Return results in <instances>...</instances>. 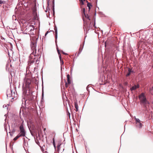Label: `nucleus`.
Returning a JSON list of instances; mask_svg holds the SVG:
<instances>
[{"label":"nucleus","instance_id":"1","mask_svg":"<svg viewBox=\"0 0 153 153\" xmlns=\"http://www.w3.org/2000/svg\"><path fill=\"white\" fill-rule=\"evenodd\" d=\"M38 38V36H34L31 38L30 46L32 53L29 56L27 68H29L32 67L35 68V65H38L39 62V59L42 54L41 50V49H39L37 52L36 49Z\"/></svg>","mask_w":153,"mask_h":153},{"label":"nucleus","instance_id":"2","mask_svg":"<svg viewBox=\"0 0 153 153\" xmlns=\"http://www.w3.org/2000/svg\"><path fill=\"white\" fill-rule=\"evenodd\" d=\"M139 98L140 100L141 104L143 105L145 108H146L147 104H149V102L147 100L146 97L144 93H142L139 96Z\"/></svg>","mask_w":153,"mask_h":153},{"label":"nucleus","instance_id":"3","mask_svg":"<svg viewBox=\"0 0 153 153\" xmlns=\"http://www.w3.org/2000/svg\"><path fill=\"white\" fill-rule=\"evenodd\" d=\"M83 20L84 22V29L85 30V28L86 30V34L88 32V31L90 30L91 22H90L89 21L85 20L83 17Z\"/></svg>","mask_w":153,"mask_h":153},{"label":"nucleus","instance_id":"4","mask_svg":"<svg viewBox=\"0 0 153 153\" xmlns=\"http://www.w3.org/2000/svg\"><path fill=\"white\" fill-rule=\"evenodd\" d=\"M20 132L19 134L21 137H25L26 131L22 125L19 126Z\"/></svg>","mask_w":153,"mask_h":153},{"label":"nucleus","instance_id":"5","mask_svg":"<svg viewBox=\"0 0 153 153\" xmlns=\"http://www.w3.org/2000/svg\"><path fill=\"white\" fill-rule=\"evenodd\" d=\"M31 83V80L30 79L28 78H25L24 81V84L25 85L26 87L28 88H30V85Z\"/></svg>","mask_w":153,"mask_h":153},{"label":"nucleus","instance_id":"6","mask_svg":"<svg viewBox=\"0 0 153 153\" xmlns=\"http://www.w3.org/2000/svg\"><path fill=\"white\" fill-rule=\"evenodd\" d=\"M56 49H57V51L58 54L59 55V57L60 60V64H61V71H62V65H63V64H64V62L62 59V57H61V54L60 53L59 51V50L58 47L56 48Z\"/></svg>","mask_w":153,"mask_h":153},{"label":"nucleus","instance_id":"7","mask_svg":"<svg viewBox=\"0 0 153 153\" xmlns=\"http://www.w3.org/2000/svg\"><path fill=\"white\" fill-rule=\"evenodd\" d=\"M54 30H55V42L56 44V45L57 43V42L56 40L57 38V29L56 27L55 26V27H54Z\"/></svg>","mask_w":153,"mask_h":153},{"label":"nucleus","instance_id":"8","mask_svg":"<svg viewBox=\"0 0 153 153\" xmlns=\"http://www.w3.org/2000/svg\"><path fill=\"white\" fill-rule=\"evenodd\" d=\"M134 73L133 71L132 70V69L130 68H128V73L126 74V76L128 77L129 76L131 73Z\"/></svg>","mask_w":153,"mask_h":153},{"label":"nucleus","instance_id":"9","mask_svg":"<svg viewBox=\"0 0 153 153\" xmlns=\"http://www.w3.org/2000/svg\"><path fill=\"white\" fill-rule=\"evenodd\" d=\"M9 93H11V95H12V99H14V98L15 97V93L14 92V91L13 92V91L11 89H9Z\"/></svg>","mask_w":153,"mask_h":153},{"label":"nucleus","instance_id":"10","mask_svg":"<svg viewBox=\"0 0 153 153\" xmlns=\"http://www.w3.org/2000/svg\"><path fill=\"white\" fill-rule=\"evenodd\" d=\"M139 88V84H137V85H134V86H132L130 88V90L132 91L133 90H135Z\"/></svg>","mask_w":153,"mask_h":153},{"label":"nucleus","instance_id":"11","mask_svg":"<svg viewBox=\"0 0 153 153\" xmlns=\"http://www.w3.org/2000/svg\"><path fill=\"white\" fill-rule=\"evenodd\" d=\"M74 106L76 108V111H78V106L77 103V102L76 100V101H75L74 102Z\"/></svg>","mask_w":153,"mask_h":153},{"label":"nucleus","instance_id":"12","mask_svg":"<svg viewBox=\"0 0 153 153\" xmlns=\"http://www.w3.org/2000/svg\"><path fill=\"white\" fill-rule=\"evenodd\" d=\"M7 97L8 98H10L12 97L11 93H9V90H7Z\"/></svg>","mask_w":153,"mask_h":153},{"label":"nucleus","instance_id":"13","mask_svg":"<svg viewBox=\"0 0 153 153\" xmlns=\"http://www.w3.org/2000/svg\"><path fill=\"white\" fill-rule=\"evenodd\" d=\"M142 124L141 122H140V123H138V124H136V126L137 127L141 128L142 127Z\"/></svg>","mask_w":153,"mask_h":153},{"label":"nucleus","instance_id":"14","mask_svg":"<svg viewBox=\"0 0 153 153\" xmlns=\"http://www.w3.org/2000/svg\"><path fill=\"white\" fill-rule=\"evenodd\" d=\"M134 118L135 120L136 124H137L138 123H140L141 122V121L139 120V119L138 118H136V117L135 116L134 117Z\"/></svg>","mask_w":153,"mask_h":153},{"label":"nucleus","instance_id":"15","mask_svg":"<svg viewBox=\"0 0 153 153\" xmlns=\"http://www.w3.org/2000/svg\"><path fill=\"white\" fill-rule=\"evenodd\" d=\"M49 0H48L47 1V5H48V6H47V7L46 8L47 9V10H45V11L46 12H47L48 10V9H49V10L48 11V12H49V10H50V8L48 7V6H49Z\"/></svg>","mask_w":153,"mask_h":153},{"label":"nucleus","instance_id":"16","mask_svg":"<svg viewBox=\"0 0 153 153\" xmlns=\"http://www.w3.org/2000/svg\"><path fill=\"white\" fill-rule=\"evenodd\" d=\"M87 6L88 7L89 11L91 9V7H92V5L91 3H88L87 4Z\"/></svg>","mask_w":153,"mask_h":153},{"label":"nucleus","instance_id":"17","mask_svg":"<svg viewBox=\"0 0 153 153\" xmlns=\"http://www.w3.org/2000/svg\"><path fill=\"white\" fill-rule=\"evenodd\" d=\"M21 137L19 134L14 137L13 139V140L14 141L16 140L18 138Z\"/></svg>","mask_w":153,"mask_h":153},{"label":"nucleus","instance_id":"18","mask_svg":"<svg viewBox=\"0 0 153 153\" xmlns=\"http://www.w3.org/2000/svg\"><path fill=\"white\" fill-rule=\"evenodd\" d=\"M31 28V25H30L28 27H27L26 30V31H28L29 30L30 31Z\"/></svg>","mask_w":153,"mask_h":153},{"label":"nucleus","instance_id":"19","mask_svg":"<svg viewBox=\"0 0 153 153\" xmlns=\"http://www.w3.org/2000/svg\"><path fill=\"white\" fill-rule=\"evenodd\" d=\"M84 15L85 16V17L86 18L88 19V20H90V19L89 18V16L88 14H86L85 13V14H84Z\"/></svg>","mask_w":153,"mask_h":153},{"label":"nucleus","instance_id":"20","mask_svg":"<svg viewBox=\"0 0 153 153\" xmlns=\"http://www.w3.org/2000/svg\"><path fill=\"white\" fill-rule=\"evenodd\" d=\"M153 90V86L152 88H150V89L149 90V92L152 94L153 95V93H152V91Z\"/></svg>","mask_w":153,"mask_h":153},{"label":"nucleus","instance_id":"21","mask_svg":"<svg viewBox=\"0 0 153 153\" xmlns=\"http://www.w3.org/2000/svg\"><path fill=\"white\" fill-rule=\"evenodd\" d=\"M31 29H30V31L31 32L34 30V27L33 25H31Z\"/></svg>","mask_w":153,"mask_h":153},{"label":"nucleus","instance_id":"22","mask_svg":"<svg viewBox=\"0 0 153 153\" xmlns=\"http://www.w3.org/2000/svg\"><path fill=\"white\" fill-rule=\"evenodd\" d=\"M83 48V46L82 47V48L81 50H80L81 47H80L79 50V51L78 53V55L79 54L81 53V52L82 51Z\"/></svg>","mask_w":153,"mask_h":153},{"label":"nucleus","instance_id":"23","mask_svg":"<svg viewBox=\"0 0 153 153\" xmlns=\"http://www.w3.org/2000/svg\"><path fill=\"white\" fill-rule=\"evenodd\" d=\"M79 1L80 2V4L81 5H82L84 4V1H84V0H79Z\"/></svg>","mask_w":153,"mask_h":153},{"label":"nucleus","instance_id":"24","mask_svg":"<svg viewBox=\"0 0 153 153\" xmlns=\"http://www.w3.org/2000/svg\"><path fill=\"white\" fill-rule=\"evenodd\" d=\"M27 143L25 139L24 140V145L25 146H27Z\"/></svg>","mask_w":153,"mask_h":153},{"label":"nucleus","instance_id":"25","mask_svg":"<svg viewBox=\"0 0 153 153\" xmlns=\"http://www.w3.org/2000/svg\"><path fill=\"white\" fill-rule=\"evenodd\" d=\"M53 145L54 147H55V148L56 146H55V140H54V138H53Z\"/></svg>","mask_w":153,"mask_h":153},{"label":"nucleus","instance_id":"26","mask_svg":"<svg viewBox=\"0 0 153 153\" xmlns=\"http://www.w3.org/2000/svg\"><path fill=\"white\" fill-rule=\"evenodd\" d=\"M68 83V84H70L71 83V80L70 79H67Z\"/></svg>","mask_w":153,"mask_h":153},{"label":"nucleus","instance_id":"27","mask_svg":"<svg viewBox=\"0 0 153 153\" xmlns=\"http://www.w3.org/2000/svg\"><path fill=\"white\" fill-rule=\"evenodd\" d=\"M52 9L53 11V16H54L55 15L54 7V6H53V8H52Z\"/></svg>","mask_w":153,"mask_h":153},{"label":"nucleus","instance_id":"28","mask_svg":"<svg viewBox=\"0 0 153 153\" xmlns=\"http://www.w3.org/2000/svg\"><path fill=\"white\" fill-rule=\"evenodd\" d=\"M53 5L52 6V8H53V6H54V0H53L52 1Z\"/></svg>","mask_w":153,"mask_h":153},{"label":"nucleus","instance_id":"29","mask_svg":"<svg viewBox=\"0 0 153 153\" xmlns=\"http://www.w3.org/2000/svg\"><path fill=\"white\" fill-rule=\"evenodd\" d=\"M82 12L84 14H85V8H83L82 9Z\"/></svg>","mask_w":153,"mask_h":153},{"label":"nucleus","instance_id":"30","mask_svg":"<svg viewBox=\"0 0 153 153\" xmlns=\"http://www.w3.org/2000/svg\"><path fill=\"white\" fill-rule=\"evenodd\" d=\"M70 75L68 74L67 75V79H70Z\"/></svg>","mask_w":153,"mask_h":153},{"label":"nucleus","instance_id":"31","mask_svg":"<svg viewBox=\"0 0 153 153\" xmlns=\"http://www.w3.org/2000/svg\"><path fill=\"white\" fill-rule=\"evenodd\" d=\"M68 83L67 82H66L65 84V86L66 88L68 87Z\"/></svg>","mask_w":153,"mask_h":153},{"label":"nucleus","instance_id":"32","mask_svg":"<svg viewBox=\"0 0 153 153\" xmlns=\"http://www.w3.org/2000/svg\"><path fill=\"white\" fill-rule=\"evenodd\" d=\"M3 3V1L1 0H0V4H1Z\"/></svg>","mask_w":153,"mask_h":153},{"label":"nucleus","instance_id":"33","mask_svg":"<svg viewBox=\"0 0 153 153\" xmlns=\"http://www.w3.org/2000/svg\"><path fill=\"white\" fill-rule=\"evenodd\" d=\"M124 85H128V83L126 82H125L124 83Z\"/></svg>","mask_w":153,"mask_h":153},{"label":"nucleus","instance_id":"34","mask_svg":"<svg viewBox=\"0 0 153 153\" xmlns=\"http://www.w3.org/2000/svg\"><path fill=\"white\" fill-rule=\"evenodd\" d=\"M48 31H47L45 33V36H46V35H47V34H48Z\"/></svg>","mask_w":153,"mask_h":153},{"label":"nucleus","instance_id":"35","mask_svg":"<svg viewBox=\"0 0 153 153\" xmlns=\"http://www.w3.org/2000/svg\"><path fill=\"white\" fill-rule=\"evenodd\" d=\"M95 22H94V27H96V28H97V27H96L95 26Z\"/></svg>","mask_w":153,"mask_h":153},{"label":"nucleus","instance_id":"36","mask_svg":"<svg viewBox=\"0 0 153 153\" xmlns=\"http://www.w3.org/2000/svg\"><path fill=\"white\" fill-rule=\"evenodd\" d=\"M62 53H63L64 54V55H67V54L66 53H65V52H62Z\"/></svg>","mask_w":153,"mask_h":153},{"label":"nucleus","instance_id":"37","mask_svg":"<svg viewBox=\"0 0 153 153\" xmlns=\"http://www.w3.org/2000/svg\"><path fill=\"white\" fill-rule=\"evenodd\" d=\"M7 107L6 105H4L3 106V107L4 108V107Z\"/></svg>","mask_w":153,"mask_h":153},{"label":"nucleus","instance_id":"38","mask_svg":"<svg viewBox=\"0 0 153 153\" xmlns=\"http://www.w3.org/2000/svg\"><path fill=\"white\" fill-rule=\"evenodd\" d=\"M86 2L88 4V3H90L89 2H88V1H87V0H86Z\"/></svg>","mask_w":153,"mask_h":153},{"label":"nucleus","instance_id":"39","mask_svg":"<svg viewBox=\"0 0 153 153\" xmlns=\"http://www.w3.org/2000/svg\"><path fill=\"white\" fill-rule=\"evenodd\" d=\"M72 68H71V72H72Z\"/></svg>","mask_w":153,"mask_h":153},{"label":"nucleus","instance_id":"40","mask_svg":"<svg viewBox=\"0 0 153 153\" xmlns=\"http://www.w3.org/2000/svg\"><path fill=\"white\" fill-rule=\"evenodd\" d=\"M15 132L14 130H13L12 131V132Z\"/></svg>","mask_w":153,"mask_h":153},{"label":"nucleus","instance_id":"41","mask_svg":"<svg viewBox=\"0 0 153 153\" xmlns=\"http://www.w3.org/2000/svg\"><path fill=\"white\" fill-rule=\"evenodd\" d=\"M96 4H97V0L96 1Z\"/></svg>","mask_w":153,"mask_h":153},{"label":"nucleus","instance_id":"42","mask_svg":"<svg viewBox=\"0 0 153 153\" xmlns=\"http://www.w3.org/2000/svg\"><path fill=\"white\" fill-rule=\"evenodd\" d=\"M80 47H81L80 50H81V49H82V47H81V46H80Z\"/></svg>","mask_w":153,"mask_h":153},{"label":"nucleus","instance_id":"43","mask_svg":"<svg viewBox=\"0 0 153 153\" xmlns=\"http://www.w3.org/2000/svg\"><path fill=\"white\" fill-rule=\"evenodd\" d=\"M86 36L85 34V38Z\"/></svg>","mask_w":153,"mask_h":153},{"label":"nucleus","instance_id":"44","mask_svg":"<svg viewBox=\"0 0 153 153\" xmlns=\"http://www.w3.org/2000/svg\"><path fill=\"white\" fill-rule=\"evenodd\" d=\"M37 144H38V143L39 144V142H38V143H37Z\"/></svg>","mask_w":153,"mask_h":153},{"label":"nucleus","instance_id":"45","mask_svg":"<svg viewBox=\"0 0 153 153\" xmlns=\"http://www.w3.org/2000/svg\"><path fill=\"white\" fill-rule=\"evenodd\" d=\"M31 134L32 135V136H33V134L32 133H31Z\"/></svg>","mask_w":153,"mask_h":153},{"label":"nucleus","instance_id":"46","mask_svg":"<svg viewBox=\"0 0 153 153\" xmlns=\"http://www.w3.org/2000/svg\"><path fill=\"white\" fill-rule=\"evenodd\" d=\"M10 135H11V136L12 135V134H10Z\"/></svg>","mask_w":153,"mask_h":153},{"label":"nucleus","instance_id":"47","mask_svg":"<svg viewBox=\"0 0 153 153\" xmlns=\"http://www.w3.org/2000/svg\"><path fill=\"white\" fill-rule=\"evenodd\" d=\"M60 146H58V147H59Z\"/></svg>","mask_w":153,"mask_h":153},{"label":"nucleus","instance_id":"48","mask_svg":"<svg viewBox=\"0 0 153 153\" xmlns=\"http://www.w3.org/2000/svg\"><path fill=\"white\" fill-rule=\"evenodd\" d=\"M26 137V138H27V137Z\"/></svg>","mask_w":153,"mask_h":153},{"label":"nucleus","instance_id":"49","mask_svg":"<svg viewBox=\"0 0 153 153\" xmlns=\"http://www.w3.org/2000/svg\"><path fill=\"white\" fill-rule=\"evenodd\" d=\"M85 0H84V1H85Z\"/></svg>","mask_w":153,"mask_h":153}]
</instances>
